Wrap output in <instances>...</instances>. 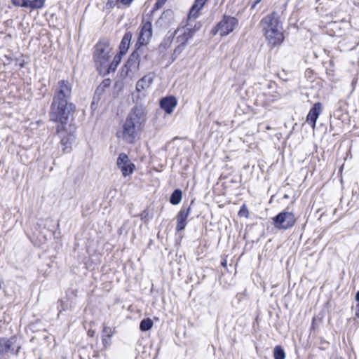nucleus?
I'll list each match as a JSON object with an SVG mask.
<instances>
[{"mask_svg":"<svg viewBox=\"0 0 359 359\" xmlns=\"http://www.w3.org/2000/svg\"><path fill=\"white\" fill-rule=\"evenodd\" d=\"M147 109L143 104H135L129 111L122 126L121 135L126 142L132 144L135 142L137 133L144 128L147 119Z\"/></svg>","mask_w":359,"mask_h":359,"instance_id":"nucleus-1","label":"nucleus"},{"mask_svg":"<svg viewBox=\"0 0 359 359\" xmlns=\"http://www.w3.org/2000/svg\"><path fill=\"white\" fill-rule=\"evenodd\" d=\"M132 37H133V34L130 32H127L124 34V36L121 41L120 46H119L120 53L121 55H124L126 53V52L129 48Z\"/></svg>","mask_w":359,"mask_h":359,"instance_id":"nucleus-19","label":"nucleus"},{"mask_svg":"<svg viewBox=\"0 0 359 359\" xmlns=\"http://www.w3.org/2000/svg\"><path fill=\"white\" fill-rule=\"evenodd\" d=\"M179 29L175 31L173 33H171L170 34H168L165 36L163 41L161 43L159 47L160 48H164L166 49L169 48L172 43V39L174 38V36L179 32Z\"/></svg>","mask_w":359,"mask_h":359,"instance_id":"nucleus-22","label":"nucleus"},{"mask_svg":"<svg viewBox=\"0 0 359 359\" xmlns=\"http://www.w3.org/2000/svg\"><path fill=\"white\" fill-rule=\"evenodd\" d=\"M56 133L61 139L60 143L62 147V151L64 152H69L72 144L75 140L74 135L67 131V127H63L60 132L58 131L57 127H56Z\"/></svg>","mask_w":359,"mask_h":359,"instance_id":"nucleus-10","label":"nucleus"},{"mask_svg":"<svg viewBox=\"0 0 359 359\" xmlns=\"http://www.w3.org/2000/svg\"><path fill=\"white\" fill-rule=\"evenodd\" d=\"M118 1H120V0H109L107 2V5L109 7H114L118 4Z\"/></svg>","mask_w":359,"mask_h":359,"instance_id":"nucleus-33","label":"nucleus"},{"mask_svg":"<svg viewBox=\"0 0 359 359\" xmlns=\"http://www.w3.org/2000/svg\"><path fill=\"white\" fill-rule=\"evenodd\" d=\"M355 299L358 302V303H359V290L356 292Z\"/></svg>","mask_w":359,"mask_h":359,"instance_id":"nucleus-40","label":"nucleus"},{"mask_svg":"<svg viewBox=\"0 0 359 359\" xmlns=\"http://www.w3.org/2000/svg\"><path fill=\"white\" fill-rule=\"evenodd\" d=\"M185 47L186 46H184V45L179 44L175 48V50L173 51V53H172V60H175L180 55V54L184 50Z\"/></svg>","mask_w":359,"mask_h":359,"instance_id":"nucleus-27","label":"nucleus"},{"mask_svg":"<svg viewBox=\"0 0 359 359\" xmlns=\"http://www.w3.org/2000/svg\"><path fill=\"white\" fill-rule=\"evenodd\" d=\"M262 0H255L251 5V9L255 8L257 5L259 4Z\"/></svg>","mask_w":359,"mask_h":359,"instance_id":"nucleus-38","label":"nucleus"},{"mask_svg":"<svg viewBox=\"0 0 359 359\" xmlns=\"http://www.w3.org/2000/svg\"><path fill=\"white\" fill-rule=\"evenodd\" d=\"M149 215L147 210H144L140 215L141 219H144Z\"/></svg>","mask_w":359,"mask_h":359,"instance_id":"nucleus-35","label":"nucleus"},{"mask_svg":"<svg viewBox=\"0 0 359 359\" xmlns=\"http://www.w3.org/2000/svg\"><path fill=\"white\" fill-rule=\"evenodd\" d=\"M16 337L0 338V359H7L9 354L18 355L20 349V346H18L15 349Z\"/></svg>","mask_w":359,"mask_h":359,"instance_id":"nucleus-6","label":"nucleus"},{"mask_svg":"<svg viewBox=\"0 0 359 359\" xmlns=\"http://www.w3.org/2000/svg\"><path fill=\"white\" fill-rule=\"evenodd\" d=\"M193 34V32L190 30L184 31L182 34L177 36V42L180 45L186 46L189 39L192 38Z\"/></svg>","mask_w":359,"mask_h":359,"instance_id":"nucleus-21","label":"nucleus"},{"mask_svg":"<svg viewBox=\"0 0 359 359\" xmlns=\"http://www.w3.org/2000/svg\"><path fill=\"white\" fill-rule=\"evenodd\" d=\"M104 92V89L102 88V86H99L97 89H96V91H95V94H102V93Z\"/></svg>","mask_w":359,"mask_h":359,"instance_id":"nucleus-37","label":"nucleus"},{"mask_svg":"<svg viewBox=\"0 0 359 359\" xmlns=\"http://www.w3.org/2000/svg\"><path fill=\"white\" fill-rule=\"evenodd\" d=\"M20 66L21 67H23V66H24L23 63H20Z\"/></svg>","mask_w":359,"mask_h":359,"instance_id":"nucleus-43","label":"nucleus"},{"mask_svg":"<svg viewBox=\"0 0 359 359\" xmlns=\"http://www.w3.org/2000/svg\"><path fill=\"white\" fill-rule=\"evenodd\" d=\"M46 0H29L28 8L34 9H41L44 6Z\"/></svg>","mask_w":359,"mask_h":359,"instance_id":"nucleus-25","label":"nucleus"},{"mask_svg":"<svg viewBox=\"0 0 359 359\" xmlns=\"http://www.w3.org/2000/svg\"><path fill=\"white\" fill-rule=\"evenodd\" d=\"M133 1V0H120V2L125 6H128L132 3Z\"/></svg>","mask_w":359,"mask_h":359,"instance_id":"nucleus-36","label":"nucleus"},{"mask_svg":"<svg viewBox=\"0 0 359 359\" xmlns=\"http://www.w3.org/2000/svg\"><path fill=\"white\" fill-rule=\"evenodd\" d=\"M357 311L355 312V316L359 318V303L356 304Z\"/></svg>","mask_w":359,"mask_h":359,"instance_id":"nucleus-39","label":"nucleus"},{"mask_svg":"<svg viewBox=\"0 0 359 359\" xmlns=\"http://www.w3.org/2000/svg\"><path fill=\"white\" fill-rule=\"evenodd\" d=\"M76 111V106L70 102L53 100L50 107V121L57 123L56 127L59 132L63 127H67L69 117Z\"/></svg>","mask_w":359,"mask_h":359,"instance_id":"nucleus-2","label":"nucleus"},{"mask_svg":"<svg viewBox=\"0 0 359 359\" xmlns=\"http://www.w3.org/2000/svg\"><path fill=\"white\" fill-rule=\"evenodd\" d=\"M11 2L15 6L28 8L29 0H11Z\"/></svg>","mask_w":359,"mask_h":359,"instance_id":"nucleus-29","label":"nucleus"},{"mask_svg":"<svg viewBox=\"0 0 359 359\" xmlns=\"http://www.w3.org/2000/svg\"><path fill=\"white\" fill-rule=\"evenodd\" d=\"M274 359H285V353L283 348L280 346H276L273 349Z\"/></svg>","mask_w":359,"mask_h":359,"instance_id":"nucleus-26","label":"nucleus"},{"mask_svg":"<svg viewBox=\"0 0 359 359\" xmlns=\"http://www.w3.org/2000/svg\"><path fill=\"white\" fill-rule=\"evenodd\" d=\"M152 36V25L151 23L147 22L144 24L142 26L141 31L139 34L137 41L136 43V46H137V49L140 48V46L147 43L148 41Z\"/></svg>","mask_w":359,"mask_h":359,"instance_id":"nucleus-11","label":"nucleus"},{"mask_svg":"<svg viewBox=\"0 0 359 359\" xmlns=\"http://www.w3.org/2000/svg\"><path fill=\"white\" fill-rule=\"evenodd\" d=\"M264 35L268 42L272 46H276L281 43L284 39L282 29L266 31V32L264 33Z\"/></svg>","mask_w":359,"mask_h":359,"instance_id":"nucleus-14","label":"nucleus"},{"mask_svg":"<svg viewBox=\"0 0 359 359\" xmlns=\"http://www.w3.org/2000/svg\"><path fill=\"white\" fill-rule=\"evenodd\" d=\"M322 111V104L320 102H316L313 104L312 108L310 109L307 116L306 122L311 124L313 128H315L316 121Z\"/></svg>","mask_w":359,"mask_h":359,"instance_id":"nucleus-16","label":"nucleus"},{"mask_svg":"<svg viewBox=\"0 0 359 359\" xmlns=\"http://www.w3.org/2000/svg\"><path fill=\"white\" fill-rule=\"evenodd\" d=\"M264 32L282 29L280 25L278 14L276 12L267 15L260 22Z\"/></svg>","mask_w":359,"mask_h":359,"instance_id":"nucleus-8","label":"nucleus"},{"mask_svg":"<svg viewBox=\"0 0 359 359\" xmlns=\"http://www.w3.org/2000/svg\"><path fill=\"white\" fill-rule=\"evenodd\" d=\"M118 168L121 170L123 177L130 175L135 168V165L130 161L128 155L125 153H121L116 161Z\"/></svg>","mask_w":359,"mask_h":359,"instance_id":"nucleus-9","label":"nucleus"},{"mask_svg":"<svg viewBox=\"0 0 359 359\" xmlns=\"http://www.w3.org/2000/svg\"><path fill=\"white\" fill-rule=\"evenodd\" d=\"M177 104V100L175 97L170 95L163 97L160 100V107L168 114L172 113L174 108Z\"/></svg>","mask_w":359,"mask_h":359,"instance_id":"nucleus-15","label":"nucleus"},{"mask_svg":"<svg viewBox=\"0 0 359 359\" xmlns=\"http://www.w3.org/2000/svg\"><path fill=\"white\" fill-rule=\"evenodd\" d=\"M207 1L208 0H195L189 11L188 20H195L198 17L200 11L203 8Z\"/></svg>","mask_w":359,"mask_h":359,"instance_id":"nucleus-17","label":"nucleus"},{"mask_svg":"<svg viewBox=\"0 0 359 359\" xmlns=\"http://www.w3.org/2000/svg\"><path fill=\"white\" fill-rule=\"evenodd\" d=\"M72 86L67 80H61L57 83L53 100L69 102L72 97Z\"/></svg>","mask_w":359,"mask_h":359,"instance_id":"nucleus-7","label":"nucleus"},{"mask_svg":"<svg viewBox=\"0 0 359 359\" xmlns=\"http://www.w3.org/2000/svg\"><path fill=\"white\" fill-rule=\"evenodd\" d=\"M238 25V20L233 16L224 15L222 20L212 29V35L225 36L234 31Z\"/></svg>","mask_w":359,"mask_h":359,"instance_id":"nucleus-4","label":"nucleus"},{"mask_svg":"<svg viewBox=\"0 0 359 359\" xmlns=\"http://www.w3.org/2000/svg\"><path fill=\"white\" fill-rule=\"evenodd\" d=\"M140 55L138 54L137 51H133L128 60H127L124 69H126V75L129 76L130 73H134L140 67Z\"/></svg>","mask_w":359,"mask_h":359,"instance_id":"nucleus-12","label":"nucleus"},{"mask_svg":"<svg viewBox=\"0 0 359 359\" xmlns=\"http://www.w3.org/2000/svg\"><path fill=\"white\" fill-rule=\"evenodd\" d=\"M274 226L279 230H287L294 226L296 218L291 212L283 211L273 218Z\"/></svg>","mask_w":359,"mask_h":359,"instance_id":"nucleus-5","label":"nucleus"},{"mask_svg":"<svg viewBox=\"0 0 359 359\" xmlns=\"http://www.w3.org/2000/svg\"><path fill=\"white\" fill-rule=\"evenodd\" d=\"M161 0H157L156 2L154 4V9H158L159 8H161L162 6V5L163 4H162V1H161Z\"/></svg>","mask_w":359,"mask_h":359,"instance_id":"nucleus-34","label":"nucleus"},{"mask_svg":"<svg viewBox=\"0 0 359 359\" xmlns=\"http://www.w3.org/2000/svg\"><path fill=\"white\" fill-rule=\"evenodd\" d=\"M111 50L110 41L107 38L100 39L95 46L93 58L100 74H103L104 69L107 67L111 57L109 55Z\"/></svg>","mask_w":359,"mask_h":359,"instance_id":"nucleus-3","label":"nucleus"},{"mask_svg":"<svg viewBox=\"0 0 359 359\" xmlns=\"http://www.w3.org/2000/svg\"><path fill=\"white\" fill-rule=\"evenodd\" d=\"M154 323L151 319L147 318L143 319L140 324L141 331L146 332L151 329Z\"/></svg>","mask_w":359,"mask_h":359,"instance_id":"nucleus-24","label":"nucleus"},{"mask_svg":"<svg viewBox=\"0 0 359 359\" xmlns=\"http://www.w3.org/2000/svg\"><path fill=\"white\" fill-rule=\"evenodd\" d=\"M111 84V80L109 79H104L101 84L100 86L102 87V88L104 90L105 88H108Z\"/></svg>","mask_w":359,"mask_h":359,"instance_id":"nucleus-31","label":"nucleus"},{"mask_svg":"<svg viewBox=\"0 0 359 359\" xmlns=\"http://www.w3.org/2000/svg\"><path fill=\"white\" fill-rule=\"evenodd\" d=\"M238 216L243 217L245 218H248L249 217V211L247 206L245 204H243L241 207L240 210L238 212Z\"/></svg>","mask_w":359,"mask_h":359,"instance_id":"nucleus-30","label":"nucleus"},{"mask_svg":"<svg viewBox=\"0 0 359 359\" xmlns=\"http://www.w3.org/2000/svg\"><path fill=\"white\" fill-rule=\"evenodd\" d=\"M110 340L111 338H108L107 337H102V344L105 348L110 345Z\"/></svg>","mask_w":359,"mask_h":359,"instance_id":"nucleus-32","label":"nucleus"},{"mask_svg":"<svg viewBox=\"0 0 359 359\" xmlns=\"http://www.w3.org/2000/svg\"><path fill=\"white\" fill-rule=\"evenodd\" d=\"M191 212V207L185 208L182 207L177 215L176 217L177 219V225H176V231H181L186 228L187 224V217L189 215Z\"/></svg>","mask_w":359,"mask_h":359,"instance_id":"nucleus-13","label":"nucleus"},{"mask_svg":"<svg viewBox=\"0 0 359 359\" xmlns=\"http://www.w3.org/2000/svg\"><path fill=\"white\" fill-rule=\"evenodd\" d=\"M154 81V76L152 74H148L140 79L136 84V90L138 92L144 90L149 88Z\"/></svg>","mask_w":359,"mask_h":359,"instance_id":"nucleus-18","label":"nucleus"},{"mask_svg":"<svg viewBox=\"0 0 359 359\" xmlns=\"http://www.w3.org/2000/svg\"><path fill=\"white\" fill-rule=\"evenodd\" d=\"M161 1H162V4H164L166 1V0H161Z\"/></svg>","mask_w":359,"mask_h":359,"instance_id":"nucleus-41","label":"nucleus"},{"mask_svg":"<svg viewBox=\"0 0 359 359\" xmlns=\"http://www.w3.org/2000/svg\"><path fill=\"white\" fill-rule=\"evenodd\" d=\"M122 55L120 53L116 54L114 57L113 61L110 64L109 62L108 63L107 67L104 69L102 74L106 75L111 72H114L121 60Z\"/></svg>","mask_w":359,"mask_h":359,"instance_id":"nucleus-20","label":"nucleus"},{"mask_svg":"<svg viewBox=\"0 0 359 359\" xmlns=\"http://www.w3.org/2000/svg\"><path fill=\"white\" fill-rule=\"evenodd\" d=\"M161 1H162V4H164L166 1V0H161Z\"/></svg>","mask_w":359,"mask_h":359,"instance_id":"nucleus-42","label":"nucleus"},{"mask_svg":"<svg viewBox=\"0 0 359 359\" xmlns=\"http://www.w3.org/2000/svg\"><path fill=\"white\" fill-rule=\"evenodd\" d=\"M182 198V192L180 189H175L171 194L170 202L172 205H177L180 203Z\"/></svg>","mask_w":359,"mask_h":359,"instance_id":"nucleus-23","label":"nucleus"},{"mask_svg":"<svg viewBox=\"0 0 359 359\" xmlns=\"http://www.w3.org/2000/svg\"><path fill=\"white\" fill-rule=\"evenodd\" d=\"M114 330L108 326H104L103 331H102V337H107L108 338H111L114 335Z\"/></svg>","mask_w":359,"mask_h":359,"instance_id":"nucleus-28","label":"nucleus"}]
</instances>
